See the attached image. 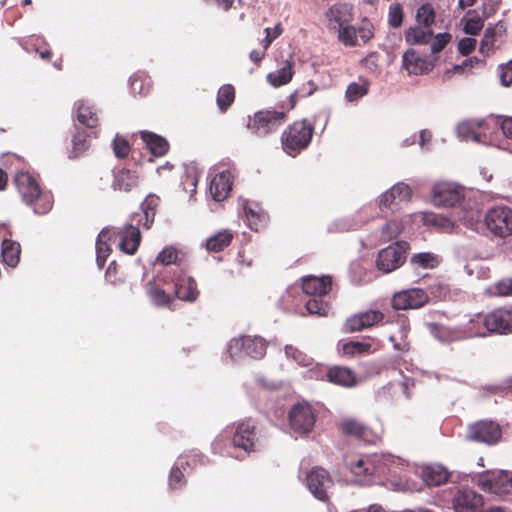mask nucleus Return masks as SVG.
<instances>
[{"mask_svg": "<svg viewBox=\"0 0 512 512\" xmlns=\"http://www.w3.org/2000/svg\"><path fill=\"white\" fill-rule=\"evenodd\" d=\"M483 20L476 16L466 20L464 24V32L469 35H477L483 28Z\"/></svg>", "mask_w": 512, "mask_h": 512, "instance_id": "54", "label": "nucleus"}, {"mask_svg": "<svg viewBox=\"0 0 512 512\" xmlns=\"http://www.w3.org/2000/svg\"><path fill=\"white\" fill-rule=\"evenodd\" d=\"M411 264L424 269H433L438 266L439 260L436 255L430 252L414 254L410 259Z\"/></svg>", "mask_w": 512, "mask_h": 512, "instance_id": "43", "label": "nucleus"}, {"mask_svg": "<svg viewBox=\"0 0 512 512\" xmlns=\"http://www.w3.org/2000/svg\"><path fill=\"white\" fill-rule=\"evenodd\" d=\"M231 434V441L234 448L241 449L247 453L255 452L259 442V433L254 420L251 418L234 423L231 428L225 430Z\"/></svg>", "mask_w": 512, "mask_h": 512, "instance_id": "5", "label": "nucleus"}, {"mask_svg": "<svg viewBox=\"0 0 512 512\" xmlns=\"http://www.w3.org/2000/svg\"><path fill=\"white\" fill-rule=\"evenodd\" d=\"M233 238V233L224 229L207 238L205 247L209 252L219 253L231 244Z\"/></svg>", "mask_w": 512, "mask_h": 512, "instance_id": "31", "label": "nucleus"}, {"mask_svg": "<svg viewBox=\"0 0 512 512\" xmlns=\"http://www.w3.org/2000/svg\"><path fill=\"white\" fill-rule=\"evenodd\" d=\"M396 200V194L394 193L393 189L391 188L390 190L386 191L380 198V208L383 209V208H386V209H390L391 208V205L394 203V201Z\"/></svg>", "mask_w": 512, "mask_h": 512, "instance_id": "61", "label": "nucleus"}, {"mask_svg": "<svg viewBox=\"0 0 512 512\" xmlns=\"http://www.w3.org/2000/svg\"><path fill=\"white\" fill-rule=\"evenodd\" d=\"M483 325L490 333H512V310L498 308L483 316Z\"/></svg>", "mask_w": 512, "mask_h": 512, "instance_id": "16", "label": "nucleus"}, {"mask_svg": "<svg viewBox=\"0 0 512 512\" xmlns=\"http://www.w3.org/2000/svg\"><path fill=\"white\" fill-rule=\"evenodd\" d=\"M185 485L186 479L183 471L178 466L172 467L169 474V487L172 490H176L181 489Z\"/></svg>", "mask_w": 512, "mask_h": 512, "instance_id": "49", "label": "nucleus"}, {"mask_svg": "<svg viewBox=\"0 0 512 512\" xmlns=\"http://www.w3.org/2000/svg\"><path fill=\"white\" fill-rule=\"evenodd\" d=\"M372 345L367 342L349 341L342 346L345 355L354 356L368 354L371 352Z\"/></svg>", "mask_w": 512, "mask_h": 512, "instance_id": "44", "label": "nucleus"}, {"mask_svg": "<svg viewBox=\"0 0 512 512\" xmlns=\"http://www.w3.org/2000/svg\"><path fill=\"white\" fill-rule=\"evenodd\" d=\"M404 12L403 7L399 3H393L388 11V23L393 28L401 27L403 23Z\"/></svg>", "mask_w": 512, "mask_h": 512, "instance_id": "48", "label": "nucleus"}, {"mask_svg": "<svg viewBox=\"0 0 512 512\" xmlns=\"http://www.w3.org/2000/svg\"><path fill=\"white\" fill-rule=\"evenodd\" d=\"M429 301L427 293L420 288H412L397 292L392 297V307L395 310L418 309Z\"/></svg>", "mask_w": 512, "mask_h": 512, "instance_id": "15", "label": "nucleus"}, {"mask_svg": "<svg viewBox=\"0 0 512 512\" xmlns=\"http://www.w3.org/2000/svg\"><path fill=\"white\" fill-rule=\"evenodd\" d=\"M369 87L368 80L359 78L357 82H352L347 86L345 97L349 102L357 101L368 94Z\"/></svg>", "mask_w": 512, "mask_h": 512, "instance_id": "38", "label": "nucleus"}, {"mask_svg": "<svg viewBox=\"0 0 512 512\" xmlns=\"http://www.w3.org/2000/svg\"><path fill=\"white\" fill-rule=\"evenodd\" d=\"M114 237L119 238V248L128 255H134L142 240L139 225L132 222L124 225L122 228L115 230Z\"/></svg>", "mask_w": 512, "mask_h": 512, "instance_id": "19", "label": "nucleus"}, {"mask_svg": "<svg viewBox=\"0 0 512 512\" xmlns=\"http://www.w3.org/2000/svg\"><path fill=\"white\" fill-rule=\"evenodd\" d=\"M267 343L259 336H242L232 339L229 343L228 352L231 358L249 356L260 359L266 354Z\"/></svg>", "mask_w": 512, "mask_h": 512, "instance_id": "8", "label": "nucleus"}, {"mask_svg": "<svg viewBox=\"0 0 512 512\" xmlns=\"http://www.w3.org/2000/svg\"><path fill=\"white\" fill-rule=\"evenodd\" d=\"M476 47V40L474 38H462L458 42V51L461 55H469Z\"/></svg>", "mask_w": 512, "mask_h": 512, "instance_id": "58", "label": "nucleus"}, {"mask_svg": "<svg viewBox=\"0 0 512 512\" xmlns=\"http://www.w3.org/2000/svg\"><path fill=\"white\" fill-rule=\"evenodd\" d=\"M452 503L456 512H477L483 505V498L471 489H461L455 494Z\"/></svg>", "mask_w": 512, "mask_h": 512, "instance_id": "22", "label": "nucleus"}, {"mask_svg": "<svg viewBox=\"0 0 512 512\" xmlns=\"http://www.w3.org/2000/svg\"><path fill=\"white\" fill-rule=\"evenodd\" d=\"M326 25L336 31L352 21V7L347 3H335L324 14Z\"/></svg>", "mask_w": 512, "mask_h": 512, "instance_id": "21", "label": "nucleus"}, {"mask_svg": "<svg viewBox=\"0 0 512 512\" xmlns=\"http://www.w3.org/2000/svg\"><path fill=\"white\" fill-rule=\"evenodd\" d=\"M307 487L310 492L319 500L328 499L327 490L333 481L327 470L322 467H314L306 476Z\"/></svg>", "mask_w": 512, "mask_h": 512, "instance_id": "17", "label": "nucleus"}, {"mask_svg": "<svg viewBox=\"0 0 512 512\" xmlns=\"http://www.w3.org/2000/svg\"><path fill=\"white\" fill-rule=\"evenodd\" d=\"M293 65L290 61H285L283 66L276 71L270 72L267 75V81L273 87H280L288 84L293 77Z\"/></svg>", "mask_w": 512, "mask_h": 512, "instance_id": "33", "label": "nucleus"}, {"mask_svg": "<svg viewBox=\"0 0 512 512\" xmlns=\"http://www.w3.org/2000/svg\"><path fill=\"white\" fill-rule=\"evenodd\" d=\"M500 80L504 86L512 84V60L500 66Z\"/></svg>", "mask_w": 512, "mask_h": 512, "instance_id": "60", "label": "nucleus"}, {"mask_svg": "<svg viewBox=\"0 0 512 512\" xmlns=\"http://www.w3.org/2000/svg\"><path fill=\"white\" fill-rule=\"evenodd\" d=\"M115 229H103L96 241V261L99 268H103L108 256L111 253V248L108 244V241H111L114 238Z\"/></svg>", "mask_w": 512, "mask_h": 512, "instance_id": "30", "label": "nucleus"}, {"mask_svg": "<svg viewBox=\"0 0 512 512\" xmlns=\"http://www.w3.org/2000/svg\"><path fill=\"white\" fill-rule=\"evenodd\" d=\"M436 12L430 3L422 4L416 11L417 25L431 27L435 23Z\"/></svg>", "mask_w": 512, "mask_h": 512, "instance_id": "40", "label": "nucleus"}, {"mask_svg": "<svg viewBox=\"0 0 512 512\" xmlns=\"http://www.w3.org/2000/svg\"><path fill=\"white\" fill-rule=\"evenodd\" d=\"M88 148L87 134L85 131L77 132L72 139L71 157L76 158Z\"/></svg>", "mask_w": 512, "mask_h": 512, "instance_id": "47", "label": "nucleus"}, {"mask_svg": "<svg viewBox=\"0 0 512 512\" xmlns=\"http://www.w3.org/2000/svg\"><path fill=\"white\" fill-rule=\"evenodd\" d=\"M405 41L409 45H429L432 55H437L451 42L448 32L434 34L431 27L414 25L405 30Z\"/></svg>", "mask_w": 512, "mask_h": 512, "instance_id": "4", "label": "nucleus"}, {"mask_svg": "<svg viewBox=\"0 0 512 512\" xmlns=\"http://www.w3.org/2000/svg\"><path fill=\"white\" fill-rule=\"evenodd\" d=\"M462 332L467 334L468 338L483 337L487 334V329L483 325V317L477 316L476 318L470 319L467 324L462 328Z\"/></svg>", "mask_w": 512, "mask_h": 512, "instance_id": "42", "label": "nucleus"}, {"mask_svg": "<svg viewBox=\"0 0 512 512\" xmlns=\"http://www.w3.org/2000/svg\"><path fill=\"white\" fill-rule=\"evenodd\" d=\"M458 133L464 140L478 141V134L472 129L469 123H462L458 126Z\"/></svg>", "mask_w": 512, "mask_h": 512, "instance_id": "59", "label": "nucleus"}, {"mask_svg": "<svg viewBox=\"0 0 512 512\" xmlns=\"http://www.w3.org/2000/svg\"><path fill=\"white\" fill-rule=\"evenodd\" d=\"M498 292L502 295L512 294V279L501 281L497 286Z\"/></svg>", "mask_w": 512, "mask_h": 512, "instance_id": "64", "label": "nucleus"}, {"mask_svg": "<svg viewBox=\"0 0 512 512\" xmlns=\"http://www.w3.org/2000/svg\"><path fill=\"white\" fill-rule=\"evenodd\" d=\"M481 490L498 496L512 494V473L508 471H486L478 476Z\"/></svg>", "mask_w": 512, "mask_h": 512, "instance_id": "9", "label": "nucleus"}, {"mask_svg": "<svg viewBox=\"0 0 512 512\" xmlns=\"http://www.w3.org/2000/svg\"><path fill=\"white\" fill-rule=\"evenodd\" d=\"M130 86L133 93L144 94V82L138 75H133L130 78Z\"/></svg>", "mask_w": 512, "mask_h": 512, "instance_id": "63", "label": "nucleus"}, {"mask_svg": "<svg viewBox=\"0 0 512 512\" xmlns=\"http://www.w3.org/2000/svg\"><path fill=\"white\" fill-rule=\"evenodd\" d=\"M402 231V226L395 220L388 221L382 228V234L388 239L396 238Z\"/></svg>", "mask_w": 512, "mask_h": 512, "instance_id": "53", "label": "nucleus"}, {"mask_svg": "<svg viewBox=\"0 0 512 512\" xmlns=\"http://www.w3.org/2000/svg\"><path fill=\"white\" fill-rule=\"evenodd\" d=\"M464 199L463 189L453 183H438L433 187L432 200L437 206L454 207Z\"/></svg>", "mask_w": 512, "mask_h": 512, "instance_id": "14", "label": "nucleus"}, {"mask_svg": "<svg viewBox=\"0 0 512 512\" xmlns=\"http://www.w3.org/2000/svg\"><path fill=\"white\" fill-rule=\"evenodd\" d=\"M306 310L311 315L326 316L329 311V305L321 297H311L305 304Z\"/></svg>", "mask_w": 512, "mask_h": 512, "instance_id": "45", "label": "nucleus"}, {"mask_svg": "<svg viewBox=\"0 0 512 512\" xmlns=\"http://www.w3.org/2000/svg\"><path fill=\"white\" fill-rule=\"evenodd\" d=\"M14 182L23 201L32 207L36 214L44 215L52 209V194L42 191L37 179L32 174L19 171L14 177Z\"/></svg>", "mask_w": 512, "mask_h": 512, "instance_id": "2", "label": "nucleus"}, {"mask_svg": "<svg viewBox=\"0 0 512 512\" xmlns=\"http://www.w3.org/2000/svg\"><path fill=\"white\" fill-rule=\"evenodd\" d=\"M113 151L117 158L124 159L130 153V144L125 138L116 136L113 141Z\"/></svg>", "mask_w": 512, "mask_h": 512, "instance_id": "50", "label": "nucleus"}, {"mask_svg": "<svg viewBox=\"0 0 512 512\" xmlns=\"http://www.w3.org/2000/svg\"><path fill=\"white\" fill-rule=\"evenodd\" d=\"M326 376L329 382L344 387H352L357 382L355 372L344 366L331 367Z\"/></svg>", "mask_w": 512, "mask_h": 512, "instance_id": "29", "label": "nucleus"}, {"mask_svg": "<svg viewBox=\"0 0 512 512\" xmlns=\"http://www.w3.org/2000/svg\"><path fill=\"white\" fill-rule=\"evenodd\" d=\"M394 193L396 194V198L401 201H408L412 196L411 188L404 183H398L392 187Z\"/></svg>", "mask_w": 512, "mask_h": 512, "instance_id": "57", "label": "nucleus"}, {"mask_svg": "<svg viewBox=\"0 0 512 512\" xmlns=\"http://www.w3.org/2000/svg\"><path fill=\"white\" fill-rule=\"evenodd\" d=\"M434 335L443 343H451L467 339V334L462 332V328L447 327L443 325H435Z\"/></svg>", "mask_w": 512, "mask_h": 512, "instance_id": "34", "label": "nucleus"}, {"mask_svg": "<svg viewBox=\"0 0 512 512\" xmlns=\"http://www.w3.org/2000/svg\"><path fill=\"white\" fill-rule=\"evenodd\" d=\"M232 185L233 175L229 170L216 174L209 184L211 197L218 202L225 200L232 190Z\"/></svg>", "mask_w": 512, "mask_h": 512, "instance_id": "23", "label": "nucleus"}, {"mask_svg": "<svg viewBox=\"0 0 512 512\" xmlns=\"http://www.w3.org/2000/svg\"><path fill=\"white\" fill-rule=\"evenodd\" d=\"M495 43V29L487 28L484 32L483 38L480 43V52L488 53L494 46Z\"/></svg>", "mask_w": 512, "mask_h": 512, "instance_id": "52", "label": "nucleus"}, {"mask_svg": "<svg viewBox=\"0 0 512 512\" xmlns=\"http://www.w3.org/2000/svg\"><path fill=\"white\" fill-rule=\"evenodd\" d=\"M485 224L491 233L498 237L512 234V209L507 206H496L485 215Z\"/></svg>", "mask_w": 512, "mask_h": 512, "instance_id": "11", "label": "nucleus"}, {"mask_svg": "<svg viewBox=\"0 0 512 512\" xmlns=\"http://www.w3.org/2000/svg\"><path fill=\"white\" fill-rule=\"evenodd\" d=\"M499 126L504 136L512 140V117L500 118Z\"/></svg>", "mask_w": 512, "mask_h": 512, "instance_id": "62", "label": "nucleus"}, {"mask_svg": "<svg viewBox=\"0 0 512 512\" xmlns=\"http://www.w3.org/2000/svg\"><path fill=\"white\" fill-rule=\"evenodd\" d=\"M235 100V88L231 84L222 85L217 93V106L221 112H226Z\"/></svg>", "mask_w": 512, "mask_h": 512, "instance_id": "39", "label": "nucleus"}, {"mask_svg": "<svg viewBox=\"0 0 512 512\" xmlns=\"http://www.w3.org/2000/svg\"><path fill=\"white\" fill-rule=\"evenodd\" d=\"M332 288V279L329 276H306L302 279L303 292L311 297L327 295Z\"/></svg>", "mask_w": 512, "mask_h": 512, "instance_id": "25", "label": "nucleus"}, {"mask_svg": "<svg viewBox=\"0 0 512 512\" xmlns=\"http://www.w3.org/2000/svg\"><path fill=\"white\" fill-rule=\"evenodd\" d=\"M437 59V55L421 56L417 50L410 48L402 56V67L409 75H424L434 69Z\"/></svg>", "mask_w": 512, "mask_h": 512, "instance_id": "13", "label": "nucleus"}, {"mask_svg": "<svg viewBox=\"0 0 512 512\" xmlns=\"http://www.w3.org/2000/svg\"><path fill=\"white\" fill-rule=\"evenodd\" d=\"M314 125L306 119L294 121L281 135L283 150L292 157L300 154L311 143Z\"/></svg>", "mask_w": 512, "mask_h": 512, "instance_id": "3", "label": "nucleus"}, {"mask_svg": "<svg viewBox=\"0 0 512 512\" xmlns=\"http://www.w3.org/2000/svg\"><path fill=\"white\" fill-rule=\"evenodd\" d=\"M383 319L384 314L379 310L360 312L352 315L346 320L344 329L348 333L362 331L381 323Z\"/></svg>", "mask_w": 512, "mask_h": 512, "instance_id": "20", "label": "nucleus"}, {"mask_svg": "<svg viewBox=\"0 0 512 512\" xmlns=\"http://www.w3.org/2000/svg\"><path fill=\"white\" fill-rule=\"evenodd\" d=\"M283 32V29H282V26L280 23L276 24L275 27L273 29L271 28H266L265 29V38L263 39L262 41V44H263V47H264V50H267L268 47L271 45V43L273 42V40H275L276 38H278Z\"/></svg>", "mask_w": 512, "mask_h": 512, "instance_id": "55", "label": "nucleus"}, {"mask_svg": "<svg viewBox=\"0 0 512 512\" xmlns=\"http://www.w3.org/2000/svg\"><path fill=\"white\" fill-rule=\"evenodd\" d=\"M178 259V251L173 247H165L157 256L156 261L163 265L175 264Z\"/></svg>", "mask_w": 512, "mask_h": 512, "instance_id": "51", "label": "nucleus"}, {"mask_svg": "<svg viewBox=\"0 0 512 512\" xmlns=\"http://www.w3.org/2000/svg\"><path fill=\"white\" fill-rule=\"evenodd\" d=\"M466 438L477 443L495 445L502 438V429L496 421L483 419L468 425Z\"/></svg>", "mask_w": 512, "mask_h": 512, "instance_id": "7", "label": "nucleus"}, {"mask_svg": "<svg viewBox=\"0 0 512 512\" xmlns=\"http://www.w3.org/2000/svg\"><path fill=\"white\" fill-rule=\"evenodd\" d=\"M25 49L30 51L34 50L43 60H50L52 51L48 44L39 37H30L25 42Z\"/></svg>", "mask_w": 512, "mask_h": 512, "instance_id": "41", "label": "nucleus"}, {"mask_svg": "<svg viewBox=\"0 0 512 512\" xmlns=\"http://www.w3.org/2000/svg\"><path fill=\"white\" fill-rule=\"evenodd\" d=\"M344 461L355 481L361 485H371L376 478L385 476L389 472V464L393 462L382 454L346 455Z\"/></svg>", "mask_w": 512, "mask_h": 512, "instance_id": "1", "label": "nucleus"}, {"mask_svg": "<svg viewBox=\"0 0 512 512\" xmlns=\"http://www.w3.org/2000/svg\"><path fill=\"white\" fill-rule=\"evenodd\" d=\"M76 117L80 124L95 128L98 125V115L95 108L84 101L76 103Z\"/></svg>", "mask_w": 512, "mask_h": 512, "instance_id": "32", "label": "nucleus"}, {"mask_svg": "<svg viewBox=\"0 0 512 512\" xmlns=\"http://www.w3.org/2000/svg\"><path fill=\"white\" fill-rule=\"evenodd\" d=\"M336 31L338 32V39L345 46L354 47L357 45V31L354 26L346 24Z\"/></svg>", "mask_w": 512, "mask_h": 512, "instance_id": "46", "label": "nucleus"}, {"mask_svg": "<svg viewBox=\"0 0 512 512\" xmlns=\"http://www.w3.org/2000/svg\"><path fill=\"white\" fill-rule=\"evenodd\" d=\"M175 296L182 301L195 302L200 294L197 283L190 276H182L174 284Z\"/></svg>", "mask_w": 512, "mask_h": 512, "instance_id": "27", "label": "nucleus"}, {"mask_svg": "<svg viewBox=\"0 0 512 512\" xmlns=\"http://www.w3.org/2000/svg\"><path fill=\"white\" fill-rule=\"evenodd\" d=\"M422 476L428 486H439L447 482L449 473L442 466H427Z\"/></svg>", "mask_w": 512, "mask_h": 512, "instance_id": "36", "label": "nucleus"}, {"mask_svg": "<svg viewBox=\"0 0 512 512\" xmlns=\"http://www.w3.org/2000/svg\"><path fill=\"white\" fill-rule=\"evenodd\" d=\"M408 248V244L404 241H399L383 248L378 253L376 267L383 273H390L398 269L406 261Z\"/></svg>", "mask_w": 512, "mask_h": 512, "instance_id": "10", "label": "nucleus"}, {"mask_svg": "<svg viewBox=\"0 0 512 512\" xmlns=\"http://www.w3.org/2000/svg\"><path fill=\"white\" fill-rule=\"evenodd\" d=\"M338 429L344 436L366 443H373L376 439L373 431L357 418H343L338 424Z\"/></svg>", "mask_w": 512, "mask_h": 512, "instance_id": "18", "label": "nucleus"}, {"mask_svg": "<svg viewBox=\"0 0 512 512\" xmlns=\"http://www.w3.org/2000/svg\"><path fill=\"white\" fill-rule=\"evenodd\" d=\"M316 416L309 404L299 403L289 412V425L294 433L302 436L309 434L315 425Z\"/></svg>", "mask_w": 512, "mask_h": 512, "instance_id": "12", "label": "nucleus"}, {"mask_svg": "<svg viewBox=\"0 0 512 512\" xmlns=\"http://www.w3.org/2000/svg\"><path fill=\"white\" fill-rule=\"evenodd\" d=\"M139 134L153 156L161 157L168 153L170 145L164 137L150 131H140Z\"/></svg>", "mask_w": 512, "mask_h": 512, "instance_id": "28", "label": "nucleus"}, {"mask_svg": "<svg viewBox=\"0 0 512 512\" xmlns=\"http://www.w3.org/2000/svg\"><path fill=\"white\" fill-rule=\"evenodd\" d=\"M357 37L365 44L374 37L373 25L370 22H363V24L356 29Z\"/></svg>", "mask_w": 512, "mask_h": 512, "instance_id": "56", "label": "nucleus"}, {"mask_svg": "<svg viewBox=\"0 0 512 512\" xmlns=\"http://www.w3.org/2000/svg\"><path fill=\"white\" fill-rule=\"evenodd\" d=\"M1 253L3 261L10 267H15L20 260V244L11 239H4L1 245Z\"/></svg>", "mask_w": 512, "mask_h": 512, "instance_id": "35", "label": "nucleus"}, {"mask_svg": "<svg viewBox=\"0 0 512 512\" xmlns=\"http://www.w3.org/2000/svg\"><path fill=\"white\" fill-rule=\"evenodd\" d=\"M159 202L160 198L158 196L153 194L148 195L141 204V210L143 213L133 214L131 221L140 226L144 220L143 226L149 229L154 222Z\"/></svg>", "mask_w": 512, "mask_h": 512, "instance_id": "26", "label": "nucleus"}, {"mask_svg": "<svg viewBox=\"0 0 512 512\" xmlns=\"http://www.w3.org/2000/svg\"><path fill=\"white\" fill-rule=\"evenodd\" d=\"M147 294L151 301L159 307H169L173 301L170 294L166 293L156 282L150 281L147 284Z\"/></svg>", "mask_w": 512, "mask_h": 512, "instance_id": "37", "label": "nucleus"}, {"mask_svg": "<svg viewBox=\"0 0 512 512\" xmlns=\"http://www.w3.org/2000/svg\"><path fill=\"white\" fill-rule=\"evenodd\" d=\"M138 183L139 175L135 170L126 167H119L113 170V190L128 193L137 187Z\"/></svg>", "mask_w": 512, "mask_h": 512, "instance_id": "24", "label": "nucleus"}, {"mask_svg": "<svg viewBox=\"0 0 512 512\" xmlns=\"http://www.w3.org/2000/svg\"><path fill=\"white\" fill-rule=\"evenodd\" d=\"M287 114L284 111L261 110L250 119L248 128L258 137H264L275 132L285 121Z\"/></svg>", "mask_w": 512, "mask_h": 512, "instance_id": "6", "label": "nucleus"}]
</instances>
